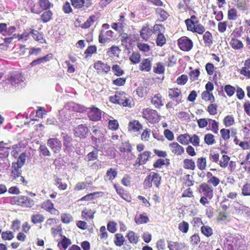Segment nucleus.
<instances>
[{
  "label": "nucleus",
  "mask_w": 250,
  "mask_h": 250,
  "mask_svg": "<svg viewBox=\"0 0 250 250\" xmlns=\"http://www.w3.org/2000/svg\"><path fill=\"white\" fill-rule=\"evenodd\" d=\"M110 102L119 104L125 107H131L133 105L132 101L127 97L126 94L124 92H116L113 96L109 97Z\"/></svg>",
  "instance_id": "1"
},
{
  "label": "nucleus",
  "mask_w": 250,
  "mask_h": 250,
  "mask_svg": "<svg viewBox=\"0 0 250 250\" xmlns=\"http://www.w3.org/2000/svg\"><path fill=\"white\" fill-rule=\"evenodd\" d=\"M161 176L157 172H150L145 179L143 186L145 189L150 188L153 186L158 188L161 183Z\"/></svg>",
  "instance_id": "2"
},
{
  "label": "nucleus",
  "mask_w": 250,
  "mask_h": 250,
  "mask_svg": "<svg viewBox=\"0 0 250 250\" xmlns=\"http://www.w3.org/2000/svg\"><path fill=\"white\" fill-rule=\"evenodd\" d=\"M11 204L27 208H31L35 205L33 199L26 196L12 197L10 199Z\"/></svg>",
  "instance_id": "3"
},
{
  "label": "nucleus",
  "mask_w": 250,
  "mask_h": 250,
  "mask_svg": "<svg viewBox=\"0 0 250 250\" xmlns=\"http://www.w3.org/2000/svg\"><path fill=\"white\" fill-rule=\"evenodd\" d=\"M155 35H156L155 42L157 46L162 47L167 42L166 37L164 35L165 27L162 24H155L154 25Z\"/></svg>",
  "instance_id": "4"
},
{
  "label": "nucleus",
  "mask_w": 250,
  "mask_h": 250,
  "mask_svg": "<svg viewBox=\"0 0 250 250\" xmlns=\"http://www.w3.org/2000/svg\"><path fill=\"white\" fill-rule=\"evenodd\" d=\"M185 23L186 25L187 30L192 33H196L199 35H202L205 32V26L200 23L198 20L192 21L191 20H186Z\"/></svg>",
  "instance_id": "5"
},
{
  "label": "nucleus",
  "mask_w": 250,
  "mask_h": 250,
  "mask_svg": "<svg viewBox=\"0 0 250 250\" xmlns=\"http://www.w3.org/2000/svg\"><path fill=\"white\" fill-rule=\"evenodd\" d=\"M142 114L143 117L151 124L157 123L160 119L158 112L148 107L143 109Z\"/></svg>",
  "instance_id": "6"
},
{
  "label": "nucleus",
  "mask_w": 250,
  "mask_h": 250,
  "mask_svg": "<svg viewBox=\"0 0 250 250\" xmlns=\"http://www.w3.org/2000/svg\"><path fill=\"white\" fill-rule=\"evenodd\" d=\"M23 76L19 71L10 72L7 75L6 80L13 86H16L23 82Z\"/></svg>",
  "instance_id": "7"
},
{
  "label": "nucleus",
  "mask_w": 250,
  "mask_h": 250,
  "mask_svg": "<svg viewBox=\"0 0 250 250\" xmlns=\"http://www.w3.org/2000/svg\"><path fill=\"white\" fill-rule=\"evenodd\" d=\"M179 48L183 51H189L193 47V42L191 39L186 36H182L177 40Z\"/></svg>",
  "instance_id": "8"
},
{
  "label": "nucleus",
  "mask_w": 250,
  "mask_h": 250,
  "mask_svg": "<svg viewBox=\"0 0 250 250\" xmlns=\"http://www.w3.org/2000/svg\"><path fill=\"white\" fill-rule=\"evenodd\" d=\"M41 208L52 215H58L60 214V211L55 208L54 204L50 199L43 201L41 204Z\"/></svg>",
  "instance_id": "9"
},
{
  "label": "nucleus",
  "mask_w": 250,
  "mask_h": 250,
  "mask_svg": "<svg viewBox=\"0 0 250 250\" xmlns=\"http://www.w3.org/2000/svg\"><path fill=\"white\" fill-rule=\"evenodd\" d=\"M22 170L21 168L12 165L10 178L17 183H26L24 178L21 175Z\"/></svg>",
  "instance_id": "10"
},
{
  "label": "nucleus",
  "mask_w": 250,
  "mask_h": 250,
  "mask_svg": "<svg viewBox=\"0 0 250 250\" xmlns=\"http://www.w3.org/2000/svg\"><path fill=\"white\" fill-rule=\"evenodd\" d=\"M93 67L99 74H107L110 71V66L102 61H97L93 64Z\"/></svg>",
  "instance_id": "11"
},
{
  "label": "nucleus",
  "mask_w": 250,
  "mask_h": 250,
  "mask_svg": "<svg viewBox=\"0 0 250 250\" xmlns=\"http://www.w3.org/2000/svg\"><path fill=\"white\" fill-rule=\"evenodd\" d=\"M153 34H155L154 26L152 29L149 27L148 24L143 26L140 31V37L145 41H148L152 37Z\"/></svg>",
  "instance_id": "12"
},
{
  "label": "nucleus",
  "mask_w": 250,
  "mask_h": 250,
  "mask_svg": "<svg viewBox=\"0 0 250 250\" xmlns=\"http://www.w3.org/2000/svg\"><path fill=\"white\" fill-rule=\"evenodd\" d=\"M151 152L150 151H145L140 153L134 164L135 167H138L145 164L151 157Z\"/></svg>",
  "instance_id": "13"
},
{
  "label": "nucleus",
  "mask_w": 250,
  "mask_h": 250,
  "mask_svg": "<svg viewBox=\"0 0 250 250\" xmlns=\"http://www.w3.org/2000/svg\"><path fill=\"white\" fill-rule=\"evenodd\" d=\"M88 128L86 125L81 124L74 129V134L76 137L85 138L88 133Z\"/></svg>",
  "instance_id": "14"
},
{
  "label": "nucleus",
  "mask_w": 250,
  "mask_h": 250,
  "mask_svg": "<svg viewBox=\"0 0 250 250\" xmlns=\"http://www.w3.org/2000/svg\"><path fill=\"white\" fill-rule=\"evenodd\" d=\"M199 190L203 196H207L209 200L213 198L214 190L210 185L203 183L199 186Z\"/></svg>",
  "instance_id": "15"
},
{
  "label": "nucleus",
  "mask_w": 250,
  "mask_h": 250,
  "mask_svg": "<svg viewBox=\"0 0 250 250\" xmlns=\"http://www.w3.org/2000/svg\"><path fill=\"white\" fill-rule=\"evenodd\" d=\"M87 115L90 120L95 122L99 121L102 118V112L98 108L92 106L89 108Z\"/></svg>",
  "instance_id": "16"
},
{
  "label": "nucleus",
  "mask_w": 250,
  "mask_h": 250,
  "mask_svg": "<svg viewBox=\"0 0 250 250\" xmlns=\"http://www.w3.org/2000/svg\"><path fill=\"white\" fill-rule=\"evenodd\" d=\"M47 144L55 153H59L62 148V143L57 138H50L47 140Z\"/></svg>",
  "instance_id": "17"
},
{
  "label": "nucleus",
  "mask_w": 250,
  "mask_h": 250,
  "mask_svg": "<svg viewBox=\"0 0 250 250\" xmlns=\"http://www.w3.org/2000/svg\"><path fill=\"white\" fill-rule=\"evenodd\" d=\"M113 187L117 193L121 198L127 202L131 201V196L127 190H125L122 187H119L116 184H114Z\"/></svg>",
  "instance_id": "18"
},
{
  "label": "nucleus",
  "mask_w": 250,
  "mask_h": 250,
  "mask_svg": "<svg viewBox=\"0 0 250 250\" xmlns=\"http://www.w3.org/2000/svg\"><path fill=\"white\" fill-rule=\"evenodd\" d=\"M113 32L109 30L105 31L104 30H101L99 36V42L100 43L104 44L110 41V39L113 37Z\"/></svg>",
  "instance_id": "19"
},
{
  "label": "nucleus",
  "mask_w": 250,
  "mask_h": 250,
  "mask_svg": "<svg viewBox=\"0 0 250 250\" xmlns=\"http://www.w3.org/2000/svg\"><path fill=\"white\" fill-rule=\"evenodd\" d=\"M169 147L171 152L175 155H182L185 152L184 148L177 142H172L169 145Z\"/></svg>",
  "instance_id": "20"
},
{
  "label": "nucleus",
  "mask_w": 250,
  "mask_h": 250,
  "mask_svg": "<svg viewBox=\"0 0 250 250\" xmlns=\"http://www.w3.org/2000/svg\"><path fill=\"white\" fill-rule=\"evenodd\" d=\"M152 67V59L150 58L143 59L139 66V70L142 72H148Z\"/></svg>",
  "instance_id": "21"
},
{
  "label": "nucleus",
  "mask_w": 250,
  "mask_h": 250,
  "mask_svg": "<svg viewBox=\"0 0 250 250\" xmlns=\"http://www.w3.org/2000/svg\"><path fill=\"white\" fill-rule=\"evenodd\" d=\"M229 45L231 48L234 50L241 51L244 47L242 41L235 37H231Z\"/></svg>",
  "instance_id": "22"
},
{
  "label": "nucleus",
  "mask_w": 250,
  "mask_h": 250,
  "mask_svg": "<svg viewBox=\"0 0 250 250\" xmlns=\"http://www.w3.org/2000/svg\"><path fill=\"white\" fill-rule=\"evenodd\" d=\"M125 17L123 15H120L118 22H114L111 24V27L117 32H122L124 30L125 26Z\"/></svg>",
  "instance_id": "23"
},
{
  "label": "nucleus",
  "mask_w": 250,
  "mask_h": 250,
  "mask_svg": "<svg viewBox=\"0 0 250 250\" xmlns=\"http://www.w3.org/2000/svg\"><path fill=\"white\" fill-rule=\"evenodd\" d=\"M164 98L160 93L155 94L151 99V103L157 108L164 105Z\"/></svg>",
  "instance_id": "24"
},
{
  "label": "nucleus",
  "mask_w": 250,
  "mask_h": 250,
  "mask_svg": "<svg viewBox=\"0 0 250 250\" xmlns=\"http://www.w3.org/2000/svg\"><path fill=\"white\" fill-rule=\"evenodd\" d=\"M155 15L158 18L157 21L161 22L166 21L169 16L167 11L160 7L156 8Z\"/></svg>",
  "instance_id": "25"
},
{
  "label": "nucleus",
  "mask_w": 250,
  "mask_h": 250,
  "mask_svg": "<svg viewBox=\"0 0 250 250\" xmlns=\"http://www.w3.org/2000/svg\"><path fill=\"white\" fill-rule=\"evenodd\" d=\"M53 54L49 53L45 55L43 57L38 58L37 59L33 60L30 63V65L31 67H34L42 63H44L47 61L53 59Z\"/></svg>",
  "instance_id": "26"
},
{
  "label": "nucleus",
  "mask_w": 250,
  "mask_h": 250,
  "mask_svg": "<svg viewBox=\"0 0 250 250\" xmlns=\"http://www.w3.org/2000/svg\"><path fill=\"white\" fill-rule=\"evenodd\" d=\"M7 144L3 141L0 142V159L3 160L8 157L9 154L10 147L6 146Z\"/></svg>",
  "instance_id": "27"
},
{
  "label": "nucleus",
  "mask_w": 250,
  "mask_h": 250,
  "mask_svg": "<svg viewBox=\"0 0 250 250\" xmlns=\"http://www.w3.org/2000/svg\"><path fill=\"white\" fill-rule=\"evenodd\" d=\"M31 33L33 38L35 41L42 44L46 43V40L42 32H39L38 31L33 29H32Z\"/></svg>",
  "instance_id": "28"
},
{
  "label": "nucleus",
  "mask_w": 250,
  "mask_h": 250,
  "mask_svg": "<svg viewBox=\"0 0 250 250\" xmlns=\"http://www.w3.org/2000/svg\"><path fill=\"white\" fill-rule=\"evenodd\" d=\"M129 243L132 244H136L139 240V236L135 232L129 230L126 235Z\"/></svg>",
  "instance_id": "29"
},
{
  "label": "nucleus",
  "mask_w": 250,
  "mask_h": 250,
  "mask_svg": "<svg viewBox=\"0 0 250 250\" xmlns=\"http://www.w3.org/2000/svg\"><path fill=\"white\" fill-rule=\"evenodd\" d=\"M182 95L181 89L177 87L170 88L168 90V96L171 99H175Z\"/></svg>",
  "instance_id": "30"
},
{
  "label": "nucleus",
  "mask_w": 250,
  "mask_h": 250,
  "mask_svg": "<svg viewBox=\"0 0 250 250\" xmlns=\"http://www.w3.org/2000/svg\"><path fill=\"white\" fill-rule=\"evenodd\" d=\"M183 167L185 169L194 170L196 167L194 161L191 158H186L183 160Z\"/></svg>",
  "instance_id": "31"
},
{
  "label": "nucleus",
  "mask_w": 250,
  "mask_h": 250,
  "mask_svg": "<svg viewBox=\"0 0 250 250\" xmlns=\"http://www.w3.org/2000/svg\"><path fill=\"white\" fill-rule=\"evenodd\" d=\"M134 221L137 225L146 224L149 221V219L146 213L136 215L134 218Z\"/></svg>",
  "instance_id": "32"
},
{
  "label": "nucleus",
  "mask_w": 250,
  "mask_h": 250,
  "mask_svg": "<svg viewBox=\"0 0 250 250\" xmlns=\"http://www.w3.org/2000/svg\"><path fill=\"white\" fill-rule=\"evenodd\" d=\"M142 124L138 120H133L128 124V129L129 130L137 132L142 129Z\"/></svg>",
  "instance_id": "33"
},
{
  "label": "nucleus",
  "mask_w": 250,
  "mask_h": 250,
  "mask_svg": "<svg viewBox=\"0 0 250 250\" xmlns=\"http://www.w3.org/2000/svg\"><path fill=\"white\" fill-rule=\"evenodd\" d=\"M203 40L206 46L210 47L213 43L212 35L208 31L204 33Z\"/></svg>",
  "instance_id": "34"
},
{
  "label": "nucleus",
  "mask_w": 250,
  "mask_h": 250,
  "mask_svg": "<svg viewBox=\"0 0 250 250\" xmlns=\"http://www.w3.org/2000/svg\"><path fill=\"white\" fill-rule=\"evenodd\" d=\"M184 243L170 241L168 243V248L169 250H181L185 248Z\"/></svg>",
  "instance_id": "35"
},
{
  "label": "nucleus",
  "mask_w": 250,
  "mask_h": 250,
  "mask_svg": "<svg viewBox=\"0 0 250 250\" xmlns=\"http://www.w3.org/2000/svg\"><path fill=\"white\" fill-rule=\"evenodd\" d=\"M190 135L188 133L181 134L177 137V141L183 145H188L189 144Z\"/></svg>",
  "instance_id": "36"
},
{
  "label": "nucleus",
  "mask_w": 250,
  "mask_h": 250,
  "mask_svg": "<svg viewBox=\"0 0 250 250\" xmlns=\"http://www.w3.org/2000/svg\"><path fill=\"white\" fill-rule=\"evenodd\" d=\"M201 98L205 102H209L210 103H214L215 100L212 93L208 91H204L202 92Z\"/></svg>",
  "instance_id": "37"
},
{
  "label": "nucleus",
  "mask_w": 250,
  "mask_h": 250,
  "mask_svg": "<svg viewBox=\"0 0 250 250\" xmlns=\"http://www.w3.org/2000/svg\"><path fill=\"white\" fill-rule=\"evenodd\" d=\"M121 52V50L119 47L116 45H112L108 49L107 53L112 57H119Z\"/></svg>",
  "instance_id": "38"
},
{
  "label": "nucleus",
  "mask_w": 250,
  "mask_h": 250,
  "mask_svg": "<svg viewBox=\"0 0 250 250\" xmlns=\"http://www.w3.org/2000/svg\"><path fill=\"white\" fill-rule=\"evenodd\" d=\"M63 146L65 147V149L67 151L72 150V138L68 135H66L63 137Z\"/></svg>",
  "instance_id": "39"
},
{
  "label": "nucleus",
  "mask_w": 250,
  "mask_h": 250,
  "mask_svg": "<svg viewBox=\"0 0 250 250\" xmlns=\"http://www.w3.org/2000/svg\"><path fill=\"white\" fill-rule=\"evenodd\" d=\"M118 171L116 168H110L107 171L105 176V179L112 181L117 176Z\"/></svg>",
  "instance_id": "40"
},
{
  "label": "nucleus",
  "mask_w": 250,
  "mask_h": 250,
  "mask_svg": "<svg viewBox=\"0 0 250 250\" xmlns=\"http://www.w3.org/2000/svg\"><path fill=\"white\" fill-rule=\"evenodd\" d=\"M189 69L191 70L188 73L189 79L191 82H194L198 80L200 74L199 68L192 70V67H190Z\"/></svg>",
  "instance_id": "41"
},
{
  "label": "nucleus",
  "mask_w": 250,
  "mask_h": 250,
  "mask_svg": "<svg viewBox=\"0 0 250 250\" xmlns=\"http://www.w3.org/2000/svg\"><path fill=\"white\" fill-rule=\"evenodd\" d=\"M26 154L25 152L22 153L18 157L17 162L12 163V165L21 168L24 164L26 160Z\"/></svg>",
  "instance_id": "42"
},
{
  "label": "nucleus",
  "mask_w": 250,
  "mask_h": 250,
  "mask_svg": "<svg viewBox=\"0 0 250 250\" xmlns=\"http://www.w3.org/2000/svg\"><path fill=\"white\" fill-rule=\"evenodd\" d=\"M31 219L32 223L34 224H37L42 223L45 219V217L43 214L37 213L36 214H33L31 216Z\"/></svg>",
  "instance_id": "43"
},
{
  "label": "nucleus",
  "mask_w": 250,
  "mask_h": 250,
  "mask_svg": "<svg viewBox=\"0 0 250 250\" xmlns=\"http://www.w3.org/2000/svg\"><path fill=\"white\" fill-rule=\"evenodd\" d=\"M98 149H95L91 152H89L84 157V160L86 162H90L97 160L98 157Z\"/></svg>",
  "instance_id": "44"
},
{
  "label": "nucleus",
  "mask_w": 250,
  "mask_h": 250,
  "mask_svg": "<svg viewBox=\"0 0 250 250\" xmlns=\"http://www.w3.org/2000/svg\"><path fill=\"white\" fill-rule=\"evenodd\" d=\"M41 15V20L43 23H46L49 21L51 19L53 16V13L51 11L45 10Z\"/></svg>",
  "instance_id": "45"
},
{
  "label": "nucleus",
  "mask_w": 250,
  "mask_h": 250,
  "mask_svg": "<svg viewBox=\"0 0 250 250\" xmlns=\"http://www.w3.org/2000/svg\"><path fill=\"white\" fill-rule=\"evenodd\" d=\"M201 233L207 237L211 236L213 233L212 229L207 225H203L201 227Z\"/></svg>",
  "instance_id": "46"
},
{
  "label": "nucleus",
  "mask_w": 250,
  "mask_h": 250,
  "mask_svg": "<svg viewBox=\"0 0 250 250\" xmlns=\"http://www.w3.org/2000/svg\"><path fill=\"white\" fill-rule=\"evenodd\" d=\"M204 142L208 146H211L215 144V136L211 133H208L205 135Z\"/></svg>",
  "instance_id": "47"
},
{
  "label": "nucleus",
  "mask_w": 250,
  "mask_h": 250,
  "mask_svg": "<svg viewBox=\"0 0 250 250\" xmlns=\"http://www.w3.org/2000/svg\"><path fill=\"white\" fill-rule=\"evenodd\" d=\"M94 213L95 212L93 211L91 209L84 208L82 212V216L86 220L88 219H93Z\"/></svg>",
  "instance_id": "48"
},
{
  "label": "nucleus",
  "mask_w": 250,
  "mask_h": 250,
  "mask_svg": "<svg viewBox=\"0 0 250 250\" xmlns=\"http://www.w3.org/2000/svg\"><path fill=\"white\" fill-rule=\"evenodd\" d=\"M55 185L57 186L58 189L61 190H64L67 189V185L66 183L63 182L62 179L57 176L55 179Z\"/></svg>",
  "instance_id": "49"
},
{
  "label": "nucleus",
  "mask_w": 250,
  "mask_h": 250,
  "mask_svg": "<svg viewBox=\"0 0 250 250\" xmlns=\"http://www.w3.org/2000/svg\"><path fill=\"white\" fill-rule=\"evenodd\" d=\"M125 241V238L122 233H119L115 234L114 242L116 246L121 247L124 244Z\"/></svg>",
  "instance_id": "50"
},
{
  "label": "nucleus",
  "mask_w": 250,
  "mask_h": 250,
  "mask_svg": "<svg viewBox=\"0 0 250 250\" xmlns=\"http://www.w3.org/2000/svg\"><path fill=\"white\" fill-rule=\"evenodd\" d=\"M223 122L226 127H229L234 124L235 120L233 115H229L225 117Z\"/></svg>",
  "instance_id": "51"
},
{
  "label": "nucleus",
  "mask_w": 250,
  "mask_h": 250,
  "mask_svg": "<svg viewBox=\"0 0 250 250\" xmlns=\"http://www.w3.org/2000/svg\"><path fill=\"white\" fill-rule=\"evenodd\" d=\"M71 244V240L65 236H63L62 240L58 243L57 246L59 248H62L65 250Z\"/></svg>",
  "instance_id": "52"
},
{
  "label": "nucleus",
  "mask_w": 250,
  "mask_h": 250,
  "mask_svg": "<svg viewBox=\"0 0 250 250\" xmlns=\"http://www.w3.org/2000/svg\"><path fill=\"white\" fill-rule=\"evenodd\" d=\"M120 152L123 153L130 152L132 150L131 145L128 142L123 143L119 148Z\"/></svg>",
  "instance_id": "53"
},
{
  "label": "nucleus",
  "mask_w": 250,
  "mask_h": 250,
  "mask_svg": "<svg viewBox=\"0 0 250 250\" xmlns=\"http://www.w3.org/2000/svg\"><path fill=\"white\" fill-rule=\"evenodd\" d=\"M238 18V12L234 8L229 9L228 11V19L230 21H235Z\"/></svg>",
  "instance_id": "54"
},
{
  "label": "nucleus",
  "mask_w": 250,
  "mask_h": 250,
  "mask_svg": "<svg viewBox=\"0 0 250 250\" xmlns=\"http://www.w3.org/2000/svg\"><path fill=\"white\" fill-rule=\"evenodd\" d=\"M230 159L228 155L226 154L223 155L219 161L220 167L222 168H226L229 165Z\"/></svg>",
  "instance_id": "55"
},
{
  "label": "nucleus",
  "mask_w": 250,
  "mask_h": 250,
  "mask_svg": "<svg viewBox=\"0 0 250 250\" xmlns=\"http://www.w3.org/2000/svg\"><path fill=\"white\" fill-rule=\"evenodd\" d=\"M141 57L139 52H133L129 57V60L132 63L137 64L140 62Z\"/></svg>",
  "instance_id": "56"
},
{
  "label": "nucleus",
  "mask_w": 250,
  "mask_h": 250,
  "mask_svg": "<svg viewBox=\"0 0 250 250\" xmlns=\"http://www.w3.org/2000/svg\"><path fill=\"white\" fill-rule=\"evenodd\" d=\"M38 3L42 11L49 10L52 5L49 0H39Z\"/></svg>",
  "instance_id": "57"
},
{
  "label": "nucleus",
  "mask_w": 250,
  "mask_h": 250,
  "mask_svg": "<svg viewBox=\"0 0 250 250\" xmlns=\"http://www.w3.org/2000/svg\"><path fill=\"white\" fill-rule=\"evenodd\" d=\"M165 66L162 62H158L156 63V66L153 68V72L158 74H162L165 72Z\"/></svg>",
  "instance_id": "58"
},
{
  "label": "nucleus",
  "mask_w": 250,
  "mask_h": 250,
  "mask_svg": "<svg viewBox=\"0 0 250 250\" xmlns=\"http://www.w3.org/2000/svg\"><path fill=\"white\" fill-rule=\"evenodd\" d=\"M112 70L114 74L118 77H120L124 74V71L118 64H113L112 66Z\"/></svg>",
  "instance_id": "59"
},
{
  "label": "nucleus",
  "mask_w": 250,
  "mask_h": 250,
  "mask_svg": "<svg viewBox=\"0 0 250 250\" xmlns=\"http://www.w3.org/2000/svg\"><path fill=\"white\" fill-rule=\"evenodd\" d=\"M32 29L31 28L27 29V30L23 32L22 34H18L17 37L18 38L19 40H27L29 39L30 35H32Z\"/></svg>",
  "instance_id": "60"
},
{
  "label": "nucleus",
  "mask_w": 250,
  "mask_h": 250,
  "mask_svg": "<svg viewBox=\"0 0 250 250\" xmlns=\"http://www.w3.org/2000/svg\"><path fill=\"white\" fill-rule=\"evenodd\" d=\"M136 91L138 96L140 98L145 97L148 93L147 88L146 86H142L138 87L136 89Z\"/></svg>",
  "instance_id": "61"
},
{
  "label": "nucleus",
  "mask_w": 250,
  "mask_h": 250,
  "mask_svg": "<svg viewBox=\"0 0 250 250\" xmlns=\"http://www.w3.org/2000/svg\"><path fill=\"white\" fill-rule=\"evenodd\" d=\"M96 16L94 15L90 16L86 21L82 24L81 27L83 29H87L90 27V26L95 21Z\"/></svg>",
  "instance_id": "62"
},
{
  "label": "nucleus",
  "mask_w": 250,
  "mask_h": 250,
  "mask_svg": "<svg viewBox=\"0 0 250 250\" xmlns=\"http://www.w3.org/2000/svg\"><path fill=\"white\" fill-rule=\"evenodd\" d=\"M241 194L243 196H250V183L246 182L243 185Z\"/></svg>",
  "instance_id": "63"
},
{
  "label": "nucleus",
  "mask_w": 250,
  "mask_h": 250,
  "mask_svg": "<svg viewBox=\"0 0 250 250\" xmlns=\"http://www.w3.org/2000/svg\"><path fill=\"white\" fill-rule=\"evenodd\" d=\"M217 104L211 103L207 107V110L210 115H215L217 113Z\"/></svg>",
  "instance_id": "64"
}]
</instances>
